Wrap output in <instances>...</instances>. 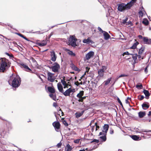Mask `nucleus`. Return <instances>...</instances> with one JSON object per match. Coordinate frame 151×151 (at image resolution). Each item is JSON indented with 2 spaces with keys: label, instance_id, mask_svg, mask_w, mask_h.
Returning <instances> with one entry per match:
<instances>
[{
  "label": "nucleus",
  "instance_id": "nucleus-1",
  "mask_svg": "<svg viewBox=\"0 0 151 151\" xmlns=\"http://www.w3.org/2000/svg\"><path fill=\"white\" fill-rule=\"evenodd\" d=\"M0 70L1 72L4 73L11 66V62L5 58L1 59Z\"/></svg>",
  "mask_w": 151,
  "mask_h": 151
},
{
  "label": "nucleus",
  "instance_id": "nucleus-2",
  "mask_svg": "<svg viewBox=\"0 0 151 151\" xmlns=\"http://www.w3.org/2000/svg\"><path fill=\"white\" fill-rule=\"evenodd\" d=\"M137 0H131L129 3L125 4L124 3L119 4L118 5V10L120 12H123L126 10H128L133 5Z\"/></svg>",
  "mask_w": 151,
  "mask_h": 151
},
{
  "label": "nucleus",
  "instance_id": "nucleus-3",
  "mask_svg": "<svg viewBox=\"0 0 151 151\" xmlns=\"http://www.w3.org/2000/svg\"><path fill=\"white\" fill-rule=\"evenodd\" d=\"M10 80H12V86L14 88L19 87L21 84V78L18 75L12 76L10 78Z\"/></svg>",
  "mask_w": 151,
  "mask_h": 151
},
{
  "label": "nucleus",
  "instance_id": "nucleus-4",
  "mask_svg": "<svg viewBox=\"0 0 151 151\" xmlns=\"http://www.w3.org/2000/svg\"><path fill=\"white\" fill-rule=\"evenodd\" d=\"M90 69V67H86L85 72L82 76V78L84 77L85 78H86L87 77H92L93 76V73L92 71H89Z\"/></svg>",
  "mask_w": 151,
  "mask_h": 151
},
{
  "label": "nucleus",
  "instance_id": "nucleus-5",
  "mask_svg": "<svg viewBox=\"0 0 151 151\" xmlns=\"http://www.w3.org/2000/svg\"><path fill=\"white\" fill-rule=\"evenodd\" d=\"M49 68L51 69L52 71L55 73H58L59 71V70L60 68L59 64L57 62H55L53 64V66L50 67Z\"/></svg>",
  "mask_w": 151,
  "mask_h": 151
},
{
  "label": "nucleus",
  "instance_id": "nucleus-6",
  "mask_svg": "<svg viewBox=\"0 0 151 151\" xmlns=\"http://www.w3.org/2000/svg\"><path fill=\"white\" fill-rule=\"evenodd\" d=\"M75 35H70L68 40V45H71L73 47H76V39Z\"/></svg>",
  "mask_w": 151,
  "mask_h": 151
},
{
  "label": "nucleus",
  "instance_id": "nucleus-7",
  "mask_svg": "<svg viewBox=\"0 0 151 151\" xmlns=\"http://www.w3.org/2000/svg\"><path fill=\"white\" fill-rule=\"evenodd\" d=\"M145 50V47H141L139 49L138 52V59L140 60L141 59H143L144 56L143 54L144 51Z\"/></svg>",
  "mask_w": 151,
  "mask_h": 151
},
{
  "label": "nucleus",
  "instance_id": "nucleus-8",
  "mask_svg": "<svg viewBox=\"0 0 151 151\" xmlns=\"http://www.w3.org/2000/svg\"><path fill=\"white\" fill-rule=\"evenodd\" d=\"M54 74L50 72H48L47 73L48 80L51 82H54L55 78L54 76Z\"/></svg>",
  "mask_w": 151,
  "mask_h": 151
},
{
  "label": "nucleus",
  "instance_id": "nucleus-9",
  "mask_svg": "<svg viewBox=\"0 0 151 151\" xmlns=\"http://www.w3.org/2000/svg\"><path fill=\"white\" fill-rule=\"evenodd\" d=\"M75 92V89H72L70 88L67 90L65 92L63 91V95L65 96H69L70 94L71 93Z\"/></svg>",
  "mask_w": 151,
  "mask_h": 151
},
{
  "label": "nucleus",
  "instance_id": "nucleus-10",
  "mask_svg": "<svg viewBox=\"0 0 151 151\" xmlns=\"http://www.w3.org/2000/svg\"><path fill=\"white\" fill-rule=\"evenodd\" d=\"M20 65L21 67L24 68L25 71L31 73L32 72V70L25 64L23 63H20Z\"/></svg>",
  "mask_w": 151,
  "mask_h": 151
},
{
  "label": "nucleus",
  "instance_id": "nucleus-11",
  "mask_svg": "<svg viewBox=\"0 0 151 151\" xmlns=\"http://www.w3.org/2000/svg\"><path fill=\"white\" fill-rule=\"evenodd\" d=\"M52 125L55 130L57 132H59L60 127V123L58 122H55L52 123Z\"/></svg>",
  "mask_w": 151,
  "mask_h": 151
},
{
  "label": "nucleus",
  "instance_id": "nucleus-12",
  "mask_svg": "<svg viewBox=\"0 0 151 151\" xmlns=\"http://www.w3.org/2000/svg\"><path fill=\"white\" fill-rule=\"evenodd\" d=\"M109 128V126L108 124H105L104 126L103 127V130L102 132H100L99 135H102L103 133H105V134H106Z\"/></svg>",
  "mask_w": 151,
  "mask_h": 151
},
{
  "label": "nucleus",
  "instance_id": "nucleus-13",
  "mask_svg": "<svg viewBox=\"0 0 151 151\" xmlns=\"http://www.w3.org/2000/svg\"><path fill=\"white\" fill-rule=\"evenodd\" d=\"M94 55V52L92 51L89 52L86 55V60H89Z\"/></svg>",
  "mask_w": 151,
  "mask_h": 151
},
{
  "label": "nucleus",
  "instance_id": "nucleus-14",
  "mask_svg": "<svg viewBox=\"0 0 151 151\" xmlns=\"http://www.w3.org/2000/svg\"><path fill=\"white\" fill-rule=\"evenodd\" d=\"M83 42L87 44H93L94 43V42L91 40V38L90 37H88L87 39H84Z\"/></svg>",
  "mask_w": 151,
  "mask_h": 151
},
{
  "label": "nucleus",
  "instance_id": "nucleus-15",
  "mask_svg": "<svg viewBox=\"0 0 151 151\" xmlns=\"http://www.w3.org/2000/svg\"><path fill=\"white\" fill-rule=\"evenodd\" d=\"M61 82L64 86V88H68V86H70L71 85L67 83L65 81V77H64L63 78V79L61 80Z\"/></svg>",
  "mask_w": 151,
  "mask_h": 151
},
{
  "label": "nucleus",
  "instance_id": "nucleus-16",
  "mask_svg": "<svg viewBox=\"0 0 151 151\" xmlns=\"http://www.w3.org/2000/svg\"><path fill=\"white\" fill-rule=\"evenodd\" d=\"M50 53L51 60L53 62H55L57 58V56L55 55V52L54 51H52Z\"/></svg>",
  "mask_w": 151,
  "mask_h": 151
},
{
  "label": "nucleus",
  "instance_id": "nucleus-17",
  "mask_svg": "<svg viewBox=\"0 0 151 151\" xmlns=\"http://www.w3.org/2000/svg\"><path fill=\"white\" fill-rule=\"evenodd\" d=\"M86 97V96H84L83 97H82H82H81V98H80V99H78V100H77L78 101L81 102L80 104L81 106H82L81 107V108L82 109H83L85 107L83 105L84 103L83 102V99H85Z\"/></svg>",
  "mask_w": 151,
  "mask_h": 151
},
{
  "label": "nucleus",
  "instance_id": "nucleus-18",
  "mask_svg": "<svg viewBox=\"0 0 151 151\" xmlns=\"http://www.w3.org/2000/svg\"><path fill=\"white\" fill-rule=\"evenodd\" d=\"M139 17H142L146 14V12L142 7L141 10L139 11Z\"/></svg>",
  "mask_w": 151,
  "mask_h": 151
},
{
  "label": "nucleus",
  "instance_id": "nucleus-19",
  "mask_svg": "<svg viewBox=\"0 0 151 151\" xmlns=\"http://www.w3.org/2000/svg\"><path fill=\"white\" fill-rule=\"evenodd\" d=\"M143 40L144 44H149L151 43V39H148L147 37H143Z\"/></svg>",
  "mask_w": 151,
  "mask_h": 151
},
{
  "label": "nucleus",
  "instance_id": "nucleus-20",
  "mask_svg": "<svg viewBox=\"0 0 151 151\" xmlns=\"http://www.w3.org/2000/svg\"><path fill=\"white\" fill-rule=\"evenodd\" d=\"M57 86L58 89L59 90L60 92L63 93V86L61 83H60L59 82L57 84Z\"/></svg>",
  "mask_w": 151,
  "mask_h": 151
},
{
  "label": "nucleus",
  "instance_id": "nucleus-21",
  "mask_svg": "<svg viewBox=\"0 0 151 151\" xmlns=\"http://www.w3.org/2000/svg\"><path fill=\"white\" fill-rule=\"evenodd\" d=\"M132 58L134 61L135 63H137L138 62V60L137 59V58H138V55L137 54H132Z\"/></svg>",
  "mask_w": 151,
  "mask_h": 151
},
{
  "label": "nucleus",
  "instance_id": "nucleus-22",
  "mask_svg": "<svg viewBox=\"0 0 151 151\" xmlns=\"http://www.w3.org/2000/svg\"><path fill=\"white\" fill-rule=\"evenodd\" d=\"M103 33L104 38L105 40H107L110 38V35L107 32L104 31Z\"/></svg>",
  "mask_w": 151,
  "mask_h": 151
},
{
  "label": "nucleus",
  "instance_id": "nucleus-23",
  "mask_svg": "<svg viewBox=\"0 0 151 151\" xmlns=\"http://www.w3.org/2000/svg\"><path fill=\"white\" fill-rule=\"evenodd\" d=\"M48 91L51 93H55V90L54 87H52L49 86L47 88Z\"/></svg>",
  "mask_w": 151,
  "mask_h": 151
},
{
  "label": "nucleus",
  "instance_id": "nucleus-24",
  "mask_svg": "<svg viewBox=\"0 0 151 151\" xmlns=\"http://www.w3.org/2000/svg\"><path fill=\"white\" fill-rule=\"evenodd\" d=\"M143 93L145 96V98L146 99H148L150 95V93L147 90H144L143 91Z\"/></svg>",
  "mask_w": 151,
  "mask_h": 151
},
{
  "label": "nucleus",
  "instance_id": "nucleus-25",
  "mask_svg": "<svg viewBox=\"0 0 151 151\" xmlns=\"http://www.w3.org/2000/svg\"><path fill=\"white\" fill-rule=\"evenodd\" d=\"M106 134H105V133H103V134L101 135L102 136L100 137L102 142H105L106 140Z\"/></svg>",
  "mask_w": 151,
  "mask_h": 151
},
{
  "label": "nucleus",
  "instance_id": "nucleus-26",
  "mask_svg": "<svg viewBox=\"0 0 151 151\" xmlns=\"http://www.w3.org/2000/svg\"><path fill=\"white\" fill-rule=\"evenodd\" d=\"M142 107L143 109L146 110L149 107L148 103H144L142 105Z\"/></svg>",
  "mask_w": 151,
  "mask_h": 151
},
{
  "label": "nucleus",
  "instance_id": "nucleus-27",
  "mask_svg": "<svg viewBox=\"0 0 151 151\" xmlns=\"http://www.w3.org/2000/svg\"><path fill=\"white\" fill-rule=\"evenodd\" d=\"M84 110H82L81 111H77L76 112V117L78 118L83 114Z\"/></svg>",
  "mask_w": 151,
  "mask_h": 151
},
{
  "label": "nucleus",
  "instance_id": "nucleus-28",
  "mask_svg": "<svg viewBox=\"0 0 151 151\" xmlns=\"http://www.w3.org/2000/svg\"><path fill=\"white\" fill-rule=\"evenodd\" d=\"M138 116L139 118H142L146 115L145 112L140 111L138 113Z\"/></svg>",
  "mask_w": 151,
  "mask_h": 151
},
{
  "label": "nucleus",
  "instance_id": "nucleus-29",
  "mask_svg": "<svg viewBox=\"0 0 151 151\" xmlns=\"http://www.w3.org/2000/svg\"><path fill=\"white\" fill-rule=\"evenodd\" d=\"M103 69H99L98 71V76L100 77H102L104 76V71Z\"/></svg>",
  "mask_w": 151,
  "mask_h": 151
},
{
  "label": "nucleus",
  "instance_id": "nucleus-30",
  "mask_svg": "<svg viewBox=\"0 0 151 151\" xmlns=\"http://www.w3.org/2000/svg\"><path fill=\"white\" fill-rule=\"evenodd\" d=\"M50 97L53 100H55L56 99V94L55 93H51L49 95Z\"/></svg>",
  "mask_w": 151,
  "mask_h": 151
},
{
  "label": "nucleus",
  "instance_id": "nucleus-31",
  "mask_svg": "<svg viewBox=\"0 0 151 151\" xmlns=\"http://www.w3.org/2000/svg\"><path fill=\"white\" fill-rule=\"evenodd\" d=\"M131 138L133 140L136 141L140 140L141 139L138 136L135 135L132 136Z\"/></svg>",
  "mask_w": 151,
  "mask_h": 151
},
{
  "label": "nucleus",
  "instance_id": "nucleus-32",
  "mask_svg": "<svg viewBox=\"0 0 151 151\" xmlns=\"http://www.w3.org/2000/svg\"><path fill=\"white\" fill-rule=\"evenodd\" d=\"M72 148L69 144H67L65 147V151H70L71 150Z\"/></svg>",
  "mask_w": 151,
  "mask_h": 151
},
{
  "label": "nucleus",
  "instance_id": "nucleus-33",
  "mask_svg": "<svg viewBox=\"0 0 151 151\" xmlns=\"http://www.w3.org/2000/svg\"><path fill=\"white\" fill-rule=\"evenodd\" d=\"M84 94V91H81L79 93H78L77 95V97L79 98V99H80L82 96H83Z\"/></svg>",
  "mask_w": 151,
  "mask_h": 151
},
{
  "label": "nucleus",
  "instance_id": "nucleus-34",
  "mask_svg": "<svg viewBox=\"0 0 151 151\" xmlns=\"http://www.w3.org/2000/svg\"><path fill=\"white\" fill-rule=\"evenodd\" d=\"M138 129L137 128L136 129V131L137 132H139V133H141L142 134H144L143 133H142V132H151V130H142V132H139L138 131Z\"/></svg>",
  "mask_w": 151,
  "mask_h": 151
},
{
  "label": "nucleus",
  "instance_id": "nucleus-35",
  "mask_svg": "<svg viewBox=\"0 0 151 151\" xmlns=\"http://www.w3.org/2000/svg\"><path fill=\"white\" fill-rule=\"evenodd\" d=\"M47 43V42L46 41H44L43 42H39L38 43L37 45L40 46H45Z\"/></svg>",
  "mask_w": 151,
  "mask_h": 151
},
{
  "label": "nucleus",
  "instance_id": "nucleus-36",
  "mask_svg": "<svg viewBox=\"0 0 151 151\" xmlns=\"http://www.w3.org/2000/svg\"><path fill=\"white\" fill-rule=\"evenodd\" d=\"M139 43L138 42H137L134 43L132 46L130 47V48L132 49H134L136 48L137 45Z\"/></svg>",
  "mask_w": 151,
  "mask_h": 151
},
{
  "label": "nucleus",
  "instance_id": "nucleus-37",
  "mask_svg": "<svg viewBox=\"0 0 151 151\" xmlns=\"http://www.w3.org/2000/svg\"><path fill=\"white\" fill-rule=\"evenodd\" d=\"M111 78H108L107 80L105 81H104L105 85H108L110 82L111 81Z\"/></svg>",
  "mask_w": 151,
  "mask_h": 151
},
{
  "label": "nucleus",
  "instance_id": "nucleus-38",
  "mask_svg": "<svg viewBox=\"0 0 151 151\" xmlns=\"http://www.w3.org/2000/svg\"><path fill=\"white\" fill-rule=\"evenodd\" d=\"M142 22L145 25H147L149 24V22L148 20L147 19H144V20L142 21Z\"/></svg>",
  "mask_w": 151,
  "mask_h": 151
},
{
  "label": "nucleus",
  "instance_id": "nucleus-39",
  "mask_svg": "<svg viewBox=\"0 0 151 151\" xmlns=\"http://www.w3.org/2000/svg\"><path fill=\"white\" fill-rule=\"evenodd\" d=\"M61 119L63 124L66 126H68V123L64 119V118H62Z\"/></svg>",
  "mask_w": 151,
  "mask_h": 151
},
{
  "label": "nucleus",
  "instance_id": "nucleus-40",
  "mask_svg": "<svg viewBox=\"0 0 151 151\" xmlns=\"http://www.w3.org/2000/svg\"><path fill=\"white\" fill-rule=\"evenodd\" d=\"M128 75L125 74H122L120 75L119 76L117 77L116 80H117L119 78L122 77L128 76Z\"/></svg>",
  "mask_w": 151,
  "mask_h": 151
},
{
  "label": "nucleus",
  "instance_id": "nucleus-41",
  "mask_svg": "<svg viewBox=\"0 0 151 151\" xmlns=\"http://www.w3.org/2000/svg\"><path fill=\"white\" fill-rule=\"evenodd\" d=\"M136 87L138 89H142V84L140 85L137 84L136 85Z\"/></svg>",
  "mask_w": 151,
  "mask_h": 151
},
{
  "label": "nucleus",
  "instance_id": "nucleus-42",
  "mask_svg": "<svg viewBox=\"0 0 151 151\" xmlns=\"http://www.w3.org/2000/svg\"><path fill=\"white\" fill-rule=\"evenodd\" d=\"M128 20V18L127 17H126L125 19L122 20V23L123 24H126L127 23V21Z\"/></svg>",
  "mask_w": 151,
  "mask_h": 151
},
{
  "label": "nucleus",
  "instance_id": "nucleus-43",
  "mask_svg": "<svg viewBox=\"0 0 151 151\" xmlns=\"http://www.w3.org/2000/svg\"><path fill=\"white\" fill-rule=\"evenodd\" d=\"M70 67L73 69L76 70V66L73 63H71L70 64Z\"/></svg>",
  "mask_w": 151,
  "mask_h": 151
},
{
  "label": "nucleus",
  "instance_id": "nucleus-44",
  "mask_svg": "<svg viewBox=\"0 0 151 151\" xmlns=\"http://www.w3.org/2000/svg\"><path fill=\"white\" fill-rule=\"evenodd\" d=\"M68 53L69 55L72 56H75V54L73 53L72 51H69Z\"/></svg>",
  "mask_w": 151,
  "mask_h": 151
},
{
  "label": "nucleus",
  "instance_id": "nucleus-45",
  "mask_svg": "<svg viewBox=\"0 0 151 151\" xmlns=\"http://www.w3.org/2000/svg\"><path fill=\"white\" fill-rule=\"evenodd\" d=\"M5 54L9 56L10 58H13L14 57L13 55L12 54H10L7 52H5Z\"/></svg>",
  "mask_w": 151,
  "mask_h": 151
},
{
  "label": "nucleus",
  "instance_id": "nucleus-46",
  "mask_svg": "<svg viewBox=\"0 0 151 151\" xmlns=\"http://www.w3.org/2000/svg\"><path fill=\"white\" fill-rule=\"evenodd\" d=\"M132 55V54L129 53L128 52H125L123 53V55L124 56V55Z\"/></svg>",
  "mask_w": 151,
  "mask_h": 151
},
{
  "label": "nucleus",
  "instance_id": "nucleus-47",
  "mask_svg": "<svg viewBox=\"0 0 151 151\" xmlns=\"http://www.w3.org/2000/svg\"><path fill=\"white\" fill-rule=\"evenodd\" d=\"M31 60L32 61V62H33V63H37V62L35 60L34 58L32 57L31 58Z\"/></svg>",
  "mask_w": 151,
  "mask_h": 151
},
{
  "label": "nucleus",
  "instance_id": "nucleus-48",
  "mask_svg": "<svg viewBox=\"0 0 151 151\" xmlns=\"http://www.w3.org/2000/svg\"><path fill=\"white\" fill-rule=\"evenodd\" d=\"M91 142H96L97 143H98L99 142V140L97 139H94Z\"/></svg>",
  "mask_w": 151,
  "mask_h": 151
},
{
  "label": "nucleus",
  "instance_id": "nucleus-49",
  "mask_svg": "<svg viewBox=\"0 0 151 151\" xmlns=\"http://www.w3.org/2000/svg\"><path fill=\"white\" fill-rule=\"evenodd\" d=\"M117 100V101H118V102L122 106H123V105L122 104V102H121L120 100L119 99V98H118Z\"/></svg>",
  "mask_w": 151,
  "mask_h": 151
},
{
  "label": "nucleus",
  "instance_id": "nucleus-50",
  "mask_svg": "<svg viewBox=\"0 0 151 151\" xmlns=\"http://www.w3.org/2000/svg\"><path fill=\"white\" fill-rule=\"evenodd\" d=\"M98 30L101 32L103 33L104 31H103L102 29L99 27H98Z\"/></svg>",
  "mask_w": 151,
  "mask_h": 151
},
{
  "label": "nucleus",
  "instance_id": "nucleus-51",
  "mask_svg": "<svg viewBox=\"0 0 151 151\" xmlns=\"http://www.w3.org/2000/svg\"><path fill=\"white\" fill-rule=\"evenodd\" d=\"M62 145V143L61 142H60L57 145V146L58 148L60 147Z\"/></svg>",
  "mask_w": 151,
  "mask_h": 151
},
{
  "label": "nucleus",
  "instance_id": "nucleus-52",
  "mask_svg": "<svg viewBox=\"0 0 151 151\" xmlns=\"http://www.w3.org/2000/svg\"><path fill=\"white\" fill-rule=\"evenodd\" d=\"M106 69V66H104L102 67V68L101 69H103V70L104 72V71Z\"/></svg>",
  "mask_w": 151,
  "mask_h": 151
},
{
  "label": "nucleus",
  "instance_id": "nucleus-53",
  "mask_svg": "<svg viewBox=\"0 0 151 151\" xmlns=\"http://www.w3.org/2000/svg\"><path fill=\"white\" fill-rule=\"evenodd\" d=\"M95 125L96 126V131L98 129H99V126L97 125V123H95Z\"/></svg>",
  "mask_w": 151,
  "mask_h": 151
},
{
  "label": "nucleus",
  "instance_id": "nucleus-54",
  "mask_svg": "<svg viewBox=\"0 0 151 151\" xmlns=\"http://www.w3.org/2000/svg\"><path fill=\"white\" fill-rule=\"evenodd\" d=\"M147 67L148 66H147V67L145 69L144 71L146 74H147L148 72V70L147 69Z\"/></svg>",
  "mask_w": 151,
  "mask_h": 151
},
{
  "label": "nucleus",
  "instance_id": "nucleus-55",
  "mask_svg": "<svg viewBox=\"0 0 151 151\" xmlns=\"http://www.w3.org/2000/svg\"><path fill=\"white\" fill-rule=\"evenodd\" d=\"M144 98V97L143 96H140V97L139 98V99L140 100H142Z\"/></svg>",
  "mask_w": 151,
  "mask_h": 151
},
{
  "label": "nucleus",
  "instance_id": "nucleus-56",
  "mask_svg": "<svg viewBox=\"0 0 151 151\" xmlns=\"http://www.w3.org/2000/svg\"><path fill=\"white\" fill-rule=\"evenodd\" d=\"M18 35L22 38H23L24 36L21 33H18Z\"/></svg>",
  "mask_w": 151,
  "mask_h": 151
},
{
  "label": "nucleus",
  "instance_id": "nucleus-57",
  "mask_svg": "<svg viewBox=\"0 0 151 151\" xmlns=\"http://www.w3.org/2000/svg\"><path fill=\"white\" fill-rule=\"evenodd\" d=\"M53 106L55 107H56L58 106L57 103L56 102H54L53 104Z\"/></svg>",
  "mask_w": 151,
  "mask_h": 151
},
{
  "label": "nucleus",
  "instance_id": "nucleus-58",
  "mask_svg": "<svg viewBox=\"0 0 151 151\" xmlns=\"http://www.w3.org/2000/svg\"><path fill=\"white\" fill-rule=\"evenodd\" d=\"M138 37L139 39H143V37L141 35H139L138 36Z\"/></svg>",
  "mask_w": 151,
  "mask_h": 151
},
{
  "label": "nucleus",
  "instance_id": "nucleus-59",
  "mask_svg": "<svg viewBox=\"0 0 151 151\" xmlns=\"http://www.w3.org/2000/svg\"><path fill=\"white\" fill-rule=\"evenodd\" d=\"M80 141V139H76V144L79 143Z\"/></svg>",
  "mask_w": 151,
  "mask_h": 151
},
{
  "label": "nucleus",
  "instance_id": "nucleus-60",
  "mask_svg": "<svg viewBox=\"0 0 151 151\" xmlns=\"http://www.w3.org/2000/svg\"><path fill=\"white\" fill-rule=\"evenodd\" d=\"M133 118L134 120H137L138 119V118L137 116H133Z\"/></svg>",
  "mask_w": 151,
  "mask_h": 151
},
{
  "label": "nucleus",
  "instance_id": "nucleus-61",
  "mask_svg": "<svg viewBox=\"0 0 151 151\" xmlns=\"http://www.w3.org/2000/svg\"><path fill=\"white\" fill-rule=\"evenodd\" d=\"M114 133V130H110V133L111 134H112Z\"/></svg>",
  "mask_w": 151,
  "mask_h": 151
},
{
  "label": "nucleus",
  "instance_id": "nucleus-62",
  "mask_svg": "<svg viewBox=\"0 0 151 151\" xmlns=\"http://www.w3.org/2000/svg\"><path fill=\"white\" fill-rule=\"evenodd\" d=\"M131 21H129L128 22H127V23L126 24V25H128L129 24H131Z\"/></svg>",
  "mask_w": 151,
  "mask_h": 151
},
{
  "label": "nucleus",
  "instance_id": "nucleus-63",
  "mask_svg": "<svg viewBox=\"0 0 151 151\" xmlns=\"http://www.w3.org/2000/svg\"><path fill=\"white\" fill-rule=\"evenodd\" d=\"M24 39H25V40L29 41V40H28V39L26 37H25L24 36V37L23 38Z\"/></svg>",
  "mask_w": 151,
  "mask_h": 151
},
{
  "label": "nucleus",
  "instance_id": "nucleus-64",
  "mask_svg": "<svg viewBox=\"0 0 151 151\" xmlns=\"http://www.w3.org/2000/svg\"><path fill=\"white\" fill-rule=\"evenodd\" d=\"M151 111H150L149 112L148 114V116H150L151 115Z\"/></svg>",
  "mask_w": 151,
  "mask_h": 151
}]
</instances>
